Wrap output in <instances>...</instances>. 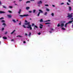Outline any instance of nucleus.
<instances>
[{
    "instance_id": "49530a36",
    "label": "nucleus",
    "mask_w": 73,
    "mask_h": 73,
    "mask_svg": "<svg viewBox=\"0 0 73 73\" xmlns=\"http://www.w3.org/2000/svg\"><path fill=\"white\" fill-rule=\"evenodd\" d=\"M7 33H8V32H6L5 33V35H6V34H7Z\"/></svg>"
},
{
    "instance_id": "6e6552de",
    "label": "nucleus",
    "mask_w": 73,
    "mask_h": 73,
    "mask_svg": "<svg viewBox=\"0 0 73 73\" xmlns=\"http://www.w3.org/2000/svg\"><path fill=\"white\" fill-rule=\"evenodd\" d=\"M7 16L9 18H11V17H12V15H8Z\"/></svg>"
},
{
    "instance_id": "e433bc0d",
    "label": "nucleus",
    "mask_w": 73,
    "mask_h": 73,
    "mask_svg": "<svg viewBox=\"0 0 73 73\" xmlns=\"http://www.w3.org/2000/svg\"><path fill=\"white\" fill-rule=\"evenodd\" d=\"M40 26L41 27H43V25L41 24H40Z\"/></svg>"
},
{
    "instance_id": "e2e57ef3",
    "label": "nucleus",
    "mask_w": 73,
    "mask_h": 73,
    "mask_svg": "<svg viewBox=\"0 0 73 73\" xmlns=\"http://www.w3.org/2000/svg\"><path fill=\"white\" fill-rule=\"evenodd\" d=\"M70 15H73V13H71Z\"/></svg>"
},
{
    "instance_id": "c85d7f7f",
    "label": "nucleus",
    "mask_w": 73,
    "mask_h": 73,
    "mask_svg": "<svg viewBox=\"0 0 73 73\" xmlns=\"http://www.w3.org/2000/svg\"><path fill=\"white\" fill-rule=\"evenodd\" d=\"M17 37H22V36L20 35H18V36H17Z\"/></svg>"
},
{
    "instance_id": "0e129e2a",
    "label": "nucleus",
    "mask_w": 73,
    "mask_h": 73,
    "mask_svg": "<svg viewBox=\"0 0 73 73\" xmlns=\"http://www.w3.org/2000/svg\"><path fill=\"white\" fill-rule=\"evenodd\" d=\"M11 41H13V39H12L11 40Z\"/></svg>"
},
{
    "instance_id": "864d4df0",
    "label": "nucleus",
    "mask_w": 73,
    "mask_h": 73,
    "mask_svg": "<svg viewBox=\"0 0 73 73\" xmlns=\"http://www.w3.org/2000/svg\"><path fill=\"white\" fill-rule=\"evenodd\" d=\"M70 20H73V18H71Z\"/></svg>"
},
{
    "instance_id": "f257e3e1",
    "label": "nucleus",
    "mask_w": 73,
    "mask_h": 73,
    "mask_svg": "<svg viewBox=\"0 0 73 73\" xmlns=\"http://www.w3.org/2000/svg\"><path fill=\"white\" fill-rule=\"evenodd\" d=\"M31 25H30V22H29L27 23H24V25H22V27L24 28H30V30L32 29V28L31 27Z\"/></svg>"
},
{
    "instance_id": "4c0bfd02",
    "label": "nucleus",
    "mask_w": 73,
    "mask_h": 73,
    "mask_svg": "<svg viewBox=\"0 0 73 73\" xmlns=\"http://www.w3.org/2000/svg\"><path fill=\"white\" fill-rule=\"evenodd\" d=\"M38 35H41V33H38Z\"/></svg>"
},
{
    "instance_id": "69168bd1",
    "label": "nucleus",
    "mask_w": 73,
    "mask_h": 73,
    "mask_svg": "<svg viewBox=\"0 0 73 73\" xmlns=\"http://www.w3.org/2000/svg\"><path fill=\"white\" fill-rule=\"evenodd\" d=\"M19 21V20H17V21Z\"/></svg>"
},
{
    "instance_id": "ddd939ff",
    "label": "nucleus",
    "mask_w": 73,
    "mask_h": 73,
    "mask_svg": "<svg viewBox=\"0 0 73 73\" xmlns=\"http://www.w3.org/2000/svg\"><path fill=\"white\" fill-rule=\"evenodd\" d=\"M15 31H16L15 30H14L13 31V32H12L11 33V35H12V34H13V33H14V32H15Z\"/></svg>"
},
{
    "instance_id": "4d7b16f0",
    "label": "nucleus",
    "mask_w": 73,
    "mask_h": 73,
    "mask_svg": "<svg viewBox=\"0 0 73 73\" xmlns=\"http://www.w3.org/2000/svg\"><path fill=\"white\" fill-rule=\"evenodd\" d=\"M61 4L62 5V4H64V3H61Z\"/></svg>"
},
{
    "instance_id": "f704fd0d",
    "label": "nucleus",
    "mask_w": 73,
    "mask_h": 73,
    "mask_svg": "<svg viewBox=\"0 0 73 73\" xmlns=\"http://www.w3.org/2000/svg\"><path fill=\"white\" fill-rule=\"evenodd\" d=\"M9 8H13V7L11 6H10L9 7Z\"/></svg>"
},
{
    "instance_id": "b1692460",
    "label": "nucleus",
    "mask_w": 73,
    "mask_h": 73,
    "mask_svg": "<svg viewBox=\"0 0 73 73\" xmlns=\"http://www.w3.org/2000/svg\"><path fill=\"white\" fill-rule=\"evenodd\" d=\"M36 10H33V13H35L36 12Z\"/></svg>"
},
{
    "instance_id": "39448f33",
    "label": "nucleus",
    "mask_w": 73,
    "mask_h": 73,
    "mask_svg": "<svg viewBox=\"0 0 73 73\" xmlns=\"http://www.w3.org/2000/svg\"><path fill=\"white\" fill-rule=\"evenodd\" d=\"M61 23L62 24H65V23H66V21H61Z\"/></svg>"
},
{
    "instance_id": "c9c22d12",
    "label": "nucleus",
    "mask_w": 73,
    "mask_h": 73,
    "mask_svg": "<svg viewBox=\"0 0 73 73\" xmlns=\"http://www.w3.org/2000/svg\"><path fill=\"white\" fill-rule=\"evenodd\" d=\"M46 10L47 11H49V9H46Z\"/></svg>"
},
{
    "instance_id": "4468645a",
    "label": "nucleus",
    "mask_w": 73,
    "mask_h": 73,
    "mask_svg": "<svg viewBox=\"0 0 73 73\" xmlns=\"http://www.w3.org/2000/svg\"><path fill=\"white\" fill-rule=\"evenodd\" d=\"M71 10H72V7H69V11H71Z\"/></svg>"
},
{
    "instance_id": "5701e85b",
    "label": "nucleus",
    "mask_w": 73,
    "mask_h": 73,
    "mask_svg": "<svg viewBox=\"0 0 73 73\" xmlns=\"http://www.w3.org/2000/svg\"><path fill=\"white\" fill-rule=\"evenodd\" d=\"M31 2L29 1H27L26 2V4H27V3H29Z\"/></svg>"
},
{
    "instance_id": "412c9836",
    "label": "nucleus",
    "mask_w": 73,
    "mask_h": 73,
    "mask_svg": "<svg viewBox=\"0 0 73 73\" xmlns=\"http://www.w3.org/2000/svg\"><path fill=\"white\" fill-rule=\"evenodd\" d=\"M47 15V12H45V13L44 14V15H45V16H46Z\"/></svg>"
},
{
    "instance_id": "c756f323",
    "label": "nucleus",
    "mask_w": 73,
    "mask_h": 73,
    "mask_svg": "<svg viewBox=\"0 0 73 73\" xmlns=\"http://www.w3.org/2000/svg\"><path fill=\"white\" fill-rule=\"evenodd\" d=\"M51 15H52V16H54V13H52L51 14Z\"/></svg>"
},
{
    "instance_id": "a19ab883",
    "label": "nucleus",
    "mask_w": 73,
    "mask_h": 73,
    "mask_svg": "<svg viewBox=\"0 0 73 73\" xmlns=\"http://www.w3.org/2000/svg\"><path fill=\"white\" fill-rule=\"evenodd\" d=\"M45 6H46V7H48V5H45Z\"/></svg>"
},
{
    "instance_id": "7c9ffc66",
    "label": "nucleus",
    "mask_w": 73,
    "mask_h": 73,
    "mask_svg": "<svg viewBox=\"0 0 73 73\" xmlns=\"http://www.w3.org/2000/svg\"><path fill=\"white\" fill-rule=\"evenodd\" d=\"M60 26V25L59 23L57 25L58 27H59Z\"/></svg>"
},
{
    "instance_id": "052dcab7",
    "label": "nucleus",
    "mask_w": 73,
    "mask_h": 73,
    "mask_svg": "<svg viewBox=\"0 0 73 73\" xmlns=\"http://www.w3.org/2000/svg\"><path fill=\"white\" fill-rule=\"evenodd\" d=\"M23 0H19V1H21Z\"/></svg>"
},
{
    "instance_id": "f8f14e48",
    "label": "nucleus",
    "mask_w": 73,
    "mask_h": 73,
    "mask_svg": "<svg viewBox=\"0 0 73 73\" xmlns=\"http://www.w3.org/2000/svg\"><path fill=\"white\" fill-rule=\"evenodd\" d=\"M3 39H5V40H6L7 39V38L6 37V36H3Z\"/></svg>"
},
{
    "instance_id": "2f4dec72",
    "label": "nucleus",
    "mask_w": 73,
    "mask_h": 73,
    "mask_svg": "<svg viewBox=\"0 0 73 73\" xmlns=\"http://www.w3.org/2000/svg\"><path fill=\"white\" fill-rule=\"evenodd\" d=\"M29 9V7H26V9Z\"/></svg>"
},
{
    "instance_id": "8fccbe9b",
    "label": "nucleus",
    "mask_w": 73,
    "mask_h": 73,
    "mask_svg": "<svg viewBox=\"0 0 73 73\" xmlns=\"http://www.w3.org/2000/svg\"><path fill=\"white\" fill-rule=\"evenodd\" d=\"M52 7H55V6L53 5H52Z\"/></svg>"
},
{
    "instance_id": "5fc2aeb1",
    "label": "nucleus",
    "mask_w": 73,
    "mask_h": 73,
    "mask_svg": "<svg viewBox=\"0 0 73 73\" xmlns=\"http://www.w3.org/2000/svg\"><path fill=\"white\" fill-rule=\"evenodd\" d=\"M4 29V28H2V31H3Z\"/></svg>"
},
{
    "instance_id": "ea45409f",
    "label": "nucleus",
    "mask_w": 73,
    "mask_h": 73,
    "mask_svg": "<svg viewBox=\"0 0 73 73\" xmlns=\"http://www.w3.org/2000/svg\"><path fill=\"white\" fill-rule=\"evenodd\" d=\"M34 25H35V24H34V23H32V26L33 27V26H34Z\"/></svg>"
},
{
    "instance_id": "dca6fc26",
    "label": "nucleus",
    "mask_w": 73,
    "mask_h": 73,
    "mask_svg": "<svg viewBox=\"0 0 73 73\" xmlns=\"http://www.w3.org/2000/svg\"><path fill=\"white\" fill-rule=\"evenodd\" d=\"M44 22H48V21H50V20H48L47 21H45Z\"/></svg>"
},
{
    "instance_id": "6e6d98bb",
    "label": "nucleus",
    "mask_w": 73,
    "mask_h": 73,
    "mask_svg": "<svg viewBox=\"0 0 73 73\" xmlns=\"http://www.w3.org/2000/svg\"><path fill=\"white\" fill-rule=\"evenodd\" d=\"M39 27L40 28H41V29L42 28V27Z\"/></svg>"
},
{
    "instance_id": "6ab92c4d",
    "label": "nucleus",
    "mask_w": 73,
    "mask_h": 73,
    "mask_svg": "<svg viewBox=\"0 0 73 73\" xmlns=\"http://www.w3.org/2000/svg\"><path fill=\"white\" fill-rule=\"evenodd\" d=\"M3 25H4V27H5V26H6V24H5V23H3L2 24Z\"/></svg>"
},
{
    "instance_id": "603ef678",
    "label": "nucleus",
    "mask_w": 73,
    "mask_h": 73,
    "mask_svg": "<svg viewBox=\"0 0 73 73\" xmlns=\"http://www.w3.org/2000/svg\"><path fill=\"white\" fill-rule=\"evenodd\" d=\"M23 43H24V44H25L26 43V42L25 41H24Z\"/></svg>"
},
{
    "instance_id": "2eb2a0df",
    "label": "nucleus",
    "mask_w": 73,
    "mask_h": 73,
    "mask_svg": "<svg viewBox=\"0 0 73 73\" xmlns=\"http://www.w3.org/2000/svg\"><path fill=\"white\" fill-rule=\"evenodd\" d=\"M21 9H20L19 12H18L20 14L21 13Z\"/></svg>"
},
{
    "instance_id": "473e14b6",
    "label": "nucleus",
    "mask_w": 73,
    "mask_h": 73,
    "mask_svg": "<svg viewBox=\"0 0 73 73\" xmlns=\"http://www.w3.org/2000/svg\"><path fill=\"white\" fill-rule=\"evenodd\" d=\"M2 19H4V18L3 17H2L0 18V20H2Z\"/></svg>"
},
{
    "instance_id": "7ed1b4c3",
    "label": "nucleus",
    "mask_w": 73,
    "mask_h": 73,
    "mask_svg": "<svg viewBox=\"0 0 73 73\" xmlns=\"http://www.w3.org/2000/svg\"><path fill=\"white\" fill-rule=\"evenodd\" d=\"M19 16H20V17H24L25 16L26 17H27V16H28L29 15H28V14H27V15H19Z\"/></svg>"
},
{
    "instance_id": "4be33fe9",
    "label": "nucleus",
    "mask_w": 73,
    "mask_h": 73,
    "mask_svg": "<svg viewBox=\"0 0 73 73\" xmlns=\"http://www.w3.org/2000/svg\"><path fill=\"white\" fill-rule=\"evenodd\" d=\"M1 22L2 23H5V21L4 20H2V21H1Z\"/></svg>"
},
{
    "instance_id": "72a5a7b5",
    "label": "nucleus",
    "mask_w": 73,
    "mask_h": 73,
    "mask_svg": "<svg viewBox=\"0 0 73 73\" xmlns=\"http://www.w3.org/2000/svg\"><path fill=\"white\" fill-rule=\"evenodd\" d=\"M8 12H9V13H12V11H9V10L8 11Z\"/></svg>"
},
{
    "instance_id": "774afa93",
    "label": "nucleus",
    "mask_w": 73,
    "mask_h": 73,
    "mask_svg": "<svg viewBox=\"0 0 73 73\" xmlns=\"http://www.w3.org/2000/svg\"><path fill=\"white\" fill-rule=\"evenodd\" d=\"M48 27H50V26L49 25H48Z\"/></svg>"
},
{
    "instance_id": "37998d69",
    "label": "nucleus",
    "mask_w": 73,
    "mask_h": 73,
    "mask_svg": "<svg viewBox=\"0 0 73 73\" xmlns=\"http://www.w3.org/2000/svg\"><path fill=\"white\" fill-rule=\"evenodd\" d=\"M21 22L20 21V23H19V25H21Z\"/></svg>"
},
{
    "instance_id": "de8ad7c7",
    "label": "nucleus",
    "mask_w": 73,
    "mask_h": 73,
    "mask_svg": "<svg viewBox=\"0 0 73 73\" xmlns=\"http://www.w3.org/2000/svg\"><path fill=\"white\" fill-rule=\"evenodd\" d=\"M68 1L70 3L71 2V1H70V0H68Z\"/></svg>"
},
{
    "instance_id": "aec40b11",
    "label": "nucleus",
    "mask_w": 73,
    "mask_h": 73,
    "mask_svg": "<svg viewBox=\"0 0 73 73\" xmlns=\"http://www.w3.org/2000/svg\"><path fill=\"white\" fill-rule=\"evenodd\" d=\"M68 23H66L65 24V27H66V26L67 25H68Z\"/></svg>"
},
{
    "instance_id": "c03bdc74",
    "label": "nucleus",
    "mask_w": 73,
    "mask_h": 73,
    "mask_svg": "<svg viewBox=\"0 0 73 73\" xmlns=\"http://www.w3.org/2000/svg\"><path fill=\"white\" fill-rule=\"evenodd\" d=\"M32 11H29V13H32Z\"/></svg>"
},
{
    "instance_id": "58836bf2",
    "label": "nucleus",
    "mask_w": 73,
    "mask_h": 73,
    "mask_svg": "<svg viewBox=\"0 0 73 73\" xmlns=\"http://www.w3.org/2000/svg\"><path fill=\"white\" fill-rule=\"evenodd\" d=\"M62 29H63V30H65V28L62 27Z\"/></svg>"
},
{
    "instance_id": "9d476101",
    "label": "nucleus",
    "mask_w": 73,
    "mask_h": 73,
    "mask_svg": "<svg viewBox=\"0 0 73 73\" xmlns=\"http://www.w3.org/2000/svg\"><path fill=\"white\" fill-rule=\"evenodd\" d=\"M34 27H34V29H36H36H37V28H38V27H37V26H36V25H34Z\"/></svg>"
},
{
    "instance_id": "338daca9",
    "label": "nucleus",
    "mask_w": 73,
    "mask_h": 73,
    "mask_svg": "<svg viewBox=\"0 0 73 73\" xmlns=\"http://www.w3.org/2000/svg\"><path fill=\"white\" fill-rule=\"evenodd\" d=\"M15 2H16V1H14L13 2V3H15Z\"/></svg>"
},
{
    "instance_id": "a18cd8bd",
    "label": "nucleus",
    "mask_w": 73,
    "mask_h": 73,
    "mask_svg": "<svg viewBox=\"0 0 73 73\" xmlns=\"http://www.w3.org/2000/svg\"><path fill=\"white\" fill-rule=\"evenodd\" d=\"M25 23H28V21H27V20H25Z\"/></svg>"
},
{
    "instance_id": "680f3d73",
    "label": "nucleus",
    "mask_w": 73,
    "mask_h": 73,
    "mask_svg": "<svg viewBox=\"0 0 73 73\" xmlns=\"http://www.w3.org/2000/svg\"><path fill=\"white\" fill-rule=\"evenodd\" d=\"M15 5H17V4H16V3H15Z\"/></svg>"
},
{
    "instance_id": "20e7f679",
    "label": "nucleus",
    "mask_w": 73,
    "mask_h": 73,
    "mask_svg": "<svg viewBox=\"0 0 73 73\" xmlns=\"http://www.w3.org/2000/svg\"><path fill=\"white\" fill-rule=\"evenodd\" d=\"M42 3V1H40L37 2V4H41Z\"/></svg>"
},
{
    "instance_id": "bf43d9fd",
    "label": "nucleus",
    "mask_w": 73,
    "mask_h": 73,
    "mask_svg": "<svg viewBox=\"0 0 73 73\" xmlns=\"http://www.w3.org/2000/svg\"><path fill=\"white\" fill-rule=\"evenodd\" d=\"M49 32H50V33H52V31H49Z\"/></svg>"
},
{
    "instance_id": "09e8293b",
    "label": "nucleus",
    "mask_w": 73,
    "mask_h": 73,
    "mask_svg": "<svg viewBox=\"0 0 73 73\" xmlns=\"http://www.w3.org/2000/svg\"><path fill=\"white\" fill-rule=\"evenodd\" d=\"M51 30L52 31H54V29H51Z\"/></svg>"
},
{
    "instance_id": "0eeeda50",
    "label": "nucleus",
    "mask_w": 73,
    "mask_h": 73,
    "mask_svg": "<svg viewBox=\"0 0 73 73\" xmlns=\"http://www.w3.org/2000/svg\"><path fill=\"white\" fill-rule=\"evenodd\" d=\"M39 12L40 13H43V11H42V10H41V9H39Z\"/></svg>"
},
{
    "instance_id": "cd10ccee",
    "label": "nucleus",
    "mask_w": 73,
    "mask_h": 73,
    "mask_svg": "<svg viewBox=\"0 0 73 73\" xmlns=\"http://www.w3.org/2000/svg\"><path fill=\"white\" fill-rule=\"evenodd\" d=\"M2 6H3V8H7L6 7H5L4 5H3Z\"/></svg>"
},
{
    "instance_id": "f03ea898",
    "label": "nucleus",
    "mask_w": 73,
    "mask_h": 73,
    "mask_svg": "<svg viewBox=\"0 0 73 73\" xmlns=\"http://www.w3.org/2000/svg\"><path fill=\"white\" fill-rule=\"evenodd\" d=\"M68 16H67V17H68V19H69L70 18H72L73 17V16L72 15H70L69 13L67 14Z\"/></svg>"
},
{
    "instance_id": "bb28decb",
    "label": "nucleus",
    "mask_w": 73,
    "mask_h": 73,
    "mask_svg": "<svg viewBox=\"0 0 73 73\" xmlns=\"http://www.w3.org/2000/svg\"><path fill=\"white\" fill-rule=\"evenodd\" d=\"M13 22H14V23H16V21H15V20L14 19H13Z\"/></svg>"
},
{
    "instance_id": "393cba45",
    "label": "nucleus",
    "mask_w": 73,
    "mask_h": 73,
    "mask_svg": "<svg viewBox=\"0 0 73 73\" xmlns=\"http://www.w3.org/2000/svg\"><path fill=\"white\" fill-rule=\"evenodd\" d=\"M40 12H39L38 14V15H37V16H40Z\"/></svg>"
},
{
    "instance_id": "f3484780",
    "label": "nucleus",
    "mask_w": 73,
    "mask_h": 73,
    "mask_svg": "<svg viewBox=\"0 0 73 73\" xmlns=\"http://www.w3.org/2000/svg\"><path fill=\"white\" fill-rule=\"evenodd\" d=\"M51 24V23H48V22L45 23V24Z\"/></svg>"
},
{
    "instance_id": "9b49d317",
    "label": "nucleus",
    "mask_w": 73,
    "mask_h": 73,
    "mask_svg": "<svg viewBox=\"0 0 73 73\" xmlns=\"http://www.w3.org/2000/svg\"><path fill=\"white\" fill-rule=\"evenodd\" d=\"M60 26L62 28L64 26V24H60Z\"/></svg>"
},
{
    "instance_id": "3c124183",
    "label": "nucleus",
    "mask_w": 73,
    "mask_h": 73,
    "mask_svg": "<svg viewBox=\"0 0 73 73\" xmlns=\"http://www.w3.org/2000/svg\"><path fill=\"white\" fill-rule=\"evenodd\" d=\"M25 35L26 36H28V34L26 33H25Z\"/></svg>"
},
{
    "instance_id": "79ce46f5",
    "label": "nucleus",
    "mask_w": 73,
    "mask_h": 73,
    "mask_svg": "<svg viewBox=\"0 0 73 73\" xmlns=\"http://www.w3.org/2000/svg\"><path fill=\"white\" fill-rule=\"evenodd\" d=\"M67 5H70V4H69V3H68V2L67 3Z\"/></svg>"
},
{
    "instance_id": "1a4fd4ad",
    "label": "nucleus",
    "mask_w": 73,
    "mask_h": 73,
    "mask_svg": "<svg viewBox=\"0 0 73 73\" xmlns=\"http://www.w3.org/2000/svg\"><path fill=\"white\" fill-rule=\"evenodd\" d=\"M0 13L1 14L2 13H5V12L3 11H0Z\"/></svg>"
},
{
    "instance_id": "13d9d810",
    "label": "nucleus",
    "mask_w": 73,
    "mask_h": 73,
    "mask_svg": "<svg viewBox=\"0 0 73 73\" xmlns=\"http://www.w3.org/2000/svg\"><path fill=\"white\" fill-rule=\"evenodd\" d=\"M1 4V1H0V5Z\"/></svg>"
},
{
    "instance_id": "423d86ee",
    "label": "nucleus",
    "mask_w": 73,
    "mask_h": 73,
    "mask_svg": "<svg viewBox=\"0 0 73 73\" xmlns=\"http://www.w3.org/2000/svg\"><path fill=\"white\" fill-rule=\"evenodd\" d=\"M72 22H73V20L69 21L67 23H68V24H71V23H72Z\"/></svg>"
},
{
    "instance_id": "a211bd4d",
    "label": "nucleus",
    "mask_w": 73,
    "mask_h": 73,
    "mask_svg": "<svg viewBox=\"0 0 73 73\" xmlns=\"http://www.w3.org/2000/svg\"><path fill=\"white\" fill-rule=\"evenodd\" d=\"M42 19H41L40 21V22H44V21Z\"/></svg>"
},
{
    "instance_id": "a878e982",
    "label": "nucleus",
    "mask_w": 73,
    "mask_h": 73,
    "mask_svg": "<svg viewBox=\"0 0 73 73\" xmlns=\"http://www.w3.org/2000/svg\"><path fill=\"white\" fill-rule=\"evenodd\" d=\"M31 32H30L29 34V37H30V36H31Z\"/></svg>"
}]
</instances>
